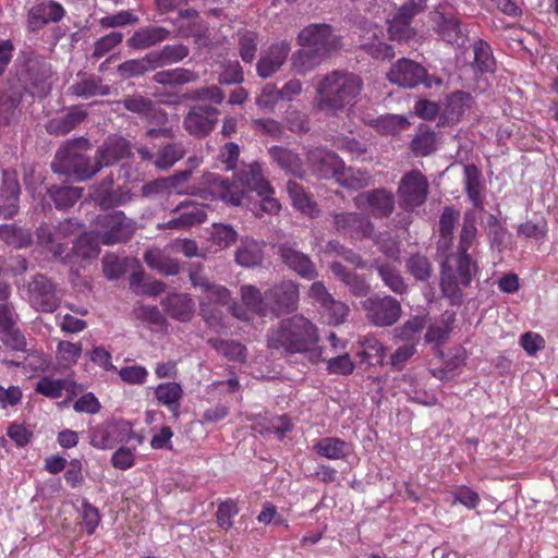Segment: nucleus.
Here are the masks:
<instances>
[{
    "instance_id": "33",
    "label": "nucleus",
    "mask_w": 558,
    "mask_h": 558,
    "mask_svg": "<svg viewBox=\"0 0 558 558\" xmlns=\"http://www.w3.org/2000/svg\"><path fill=\"white\" fill-rule=\"evenodd\" d=\"M315 452L323 458L330 460L344 459L350 453V445L337 437H325L314 446Z\"/></svg>"
},
{
    "instance_id": "61",
    "label": "nucleus",
    "mask_w": 558,
    "mask_h": 558,
    "mask_svg": "<svg viewBox=\"0 0 558 558\" xmlns=\"http://www.w3.org/2000/svg\"><path fill=\"white\" fill-rule=\"evenodd\" d=\"M118 74L123 80L138 77L145 75L148 71L144 57L138 59H130L120 63L117 68Z\"/></svg>"
},
{
    "instance_id": "32",
    "label": "nucleus",
    "mask_w": 558,
    "mask_h": 558,
    "mask_svg": "<svg viewBox=\"0 0 558 558\" xmlns=\"http://www.w3.org/2000/svg\"><path fill=\"white\" fill-rule=\"evenodd\" d=\"M317 351H322V356L318 361H325L327 366L326 371L333 375H351L355 369V363L350 355L342 351L335 354H329L325 349L318 348Z\"/></svg>"
},
{
    "instance_id": "6",
    "label": "nucleus",
    "mask_w": 558,
    "mask_h": 558,
    "mask_svg": "<svg viewBox=\"0 0 558 558\" xmlns=\"http://www.w3.org/2000/svg\"><path fill=\"white\" fill-rule=\"evenodd\" d=\"M89 142L84 137L74 138L64 143L56 153L51 168L54 172L72 175L76 181H86L98 173L95 158L87 151Z\"/></svg>"
},
{
    "instance_id": "46",
    "label": "nucleus",
    "mask_w": 558,
    "mask_h": 558,
    "mask_svg": "<svg viewBox=\"0 0 558 558\" xmlns=\"http://www.w3.org/2000/svg\"><path fill=\"white\" fill-rule=\"evenodd\" d=\"M405 268L417 281H427L434 272L432 262L421 253L412 254L405 262Z\"/></svg>"
},
{
    "instance_id": "25",
    "label": "nucleus",
    "mask_w": 558,
    "mask_h": 558,
    "mask_svg": "<svg viewBox=\"0 0 558 558\" xmlns=\"http://www.w3.org/2000/svg\"><path fill=\"white\" fill-rule=\"evenodd\" d=\"M20 185L16 179L4 172L0 190V216L11 218L19 209Z\"/></svg>"
},
{
    "instance_id": "22",
    "label": "nucleus",
    "mask_w": 558,
    "mask_h": 558,
    "mask_svg": "<svg viewBox=\"0 0 558 558\" xmlns=\"http://www.w3.org/2000/svg\"><path fill=\"white\" fill-rule=\"evenodd\" d=\"M171 32L162 26H145L136 29L126 40L133 50H146L170 38Z\"/></svg>"
},
{
    "instance_id": "48",
    "label": "nucleus",
    "mask_w": 558,
    "mask_h": 558,
    "mask_svg": "<svg viewBox=\"0 0 558 558\" xmlns=\"http://www.w3.org/2000/svg\"><path fill=\"white\" fill-rule=\"evenodd\" d=\"M132 198V194L129 189L119 186L118 189H108L98 191L96 194V202L104 209L113 208L116 206L124 205Z\"/></svg>"
},
{
    "instance_id": "52",
    "label": "nucleus",
    "mask_w": 558,
    "mask_h": 558,
    "mask_svg": "<svg viewBox=\"0 0 558 558\" xmlns=\"http://www.w3.org/2000/svg\"><path fill=\"white\" fill-rule=\"evenodd\" d=\"M473 50V65L482 73L493 72L495 70V59L490 46L486 41L478 39L474 43Z\"/></svg>"
},
{
    "instance_id": "3",
    "label": "nucleus",
    "mask_w": 558,
    "mask_h": 558,
    "mask_svg": "<svg viewBox=\"0 0 558 558\" xmlns=\"http://www.w3.org/2000/svg\"><path fill=\"white\" fill-rule=\"evenodd\" d=\"M363 89V80L353 72L332 71L317 85L316 108L326 116L339 117L355 106Z\"/></svg>"
},
{
    "instance_id": "40",
    "label": "nucleus",
    "mask_w": 558,
    "mask_h": 558,
    "mask_svg": "<svg viewBox=\"0 0 558 558\" xmlns=\"http://www.w3.org/2000/svg\"><path fill=\"white\" fill-rule=\"evenodd\" d=\"M75 383L69 379H53L44 376L37 381V393L45 397L57 399L62 396L64 390L74 392Z\"/></svg>"
},
{
    "instance_id": "4",
    "label": "nucleus",
    "mask_w": 558,
    "mask_h": 558,
    "mask_svg": "<svg viewBox=\"0 0 558 558\" xmlns=\"http://www.w3.org/2000/svg\"><path fill=\"white\" fill-rule=\"evenodd\" d=\"M268 347L282 350L286 354H307L311 362H318L322 351L316 326L302 315H294L280 320L267 335Z\"/></svg>"
},
{
    "instance_id": "2",
    "label": "nucleus",
    "mask_w": 558,
    "mask_h": 558,
    "mask_svg": "<svg viewBox=\"0 0 558 558\" xmlns=\"http://www.w3.org/2000/svg\"><path fill=\"white\" fill-rule=\"evenodd\" d=\"M298 44L302 49L292 54L291 64L294 71L305 75L342 48V37L330 24L312 23L300 31Z\"/></svg>"
},
{
    "instance_id": "58",
    "label": "nucleus",
    "mask_w": 558,
    "mask_h": 558,
    "mask_svg": "<svg viewBox=\"0 0 558 558\" xmlns=\"http://www.w3.org/2000/svg\"><path fill=\"white\" fill-rule=\"evenodd\" d=\"M547 231V221L544 218L529 220L518 227V235L524 239L543 240Z\"/></svg>"
},
{
    "instance_id": "38",
    "label": "nucleus",
    "mask_w": 558,
    "mask_h": 558,
    "mask_svg": "<svg viewBox=\"0 0 558 558\" xmlns=\"http://www.w3.org/2000/svg\"><path fill=\"white\" fill-rule=\"evenodd\" d=\"M185 155L184 145L180 142L162 143L161 147L156 153L154 165L159 170H167L171 168L177 161L182 159Z\"/></svg>"
},
{
    "instance_id": "55",
    "label": "nucleus",
    "mask_w": 558,
    "mask_h": 558,
    "mask_svg": "<svg viewBox=\"0 0 558 558\" xmlns=\"http://www.w3.org/2000/svg\"><path fill=\"white\" fill-rule=\"evenodd\" d=\"M240 56L245 63H251L258 46V35L252 31L243 29L238 32Z\"/></svg>"
},
{
    "instance_id": "15",
    "label": "nucleus",
    "mask_w": 558,
    "mask_h": 558,
    "mask_svg": "<svg viewBox=\"0 0 558 558\" xmlns=\"http://www.w3.org/2000/svg\"><path fill=\"white\" fill-rule=\"evenodd\" d=\"M398 192L403 207L413 209L425 203L428 182L420 171L413 170L402 177Z\"/></svg>"
},
{
    "instance_id": "23",
    "label": "nucleus",
    "mask_w": 558,
    "mask_h": 558,
    "mask_svg": "<svg viewBox=\"0 0 558 558\" xmlns=\"http://www.w3.org/2000/svg\"><path fill=\"white\" fill-rule=\"evenodd\" d=\"M329 268L354 296L362 298L369 293L371 286L362 275L349 270L339 262H332Z\"/></svg>"
},
{
    "instance_id": "49",
    "label": "nucleus",
    "mask_w": 558,
    "mask_h": 558,
    "mask_svg": "<svg viewBox=\"0 0 558 558\" xmlns=\"http://www.w3.org/2000/svg\"><path fill=\"white\" fill-rule=\"evenodd\" d=\"M269 156L281 169L295 173L300 170L301 160L299 156L292 150L281 147L272 146L269 148Z\"/></svg>"
},
{
    "instance_id": "18",
    "label": "nucleus",
    "mask_w": 558,
    "mask_h": 558,
    "mask_svg": "<svg viewBox=\"0 0 558 558\" xmlns=\"http://www.w3.org/2000/svg\"><path fill=\"white\" fill-rule=\"evenodd\" d=\"M290 51L291 45L286 40L275 43L263 50L256 63L258 76L262 78L274 76L286 63Z\"/></svg>"
},
{
    "instance_id": "24",
    "label": "nucleus",
    "mask_w": 558,
    "mask_h": 558,
    "mask_svg": "<svg viewBox=\"0 0 558 558\" xmlns=\"http://www.w3.org/2000/svg\"><path fill=\"white\" fill-rule=\"evenodd\" d=\"M143 258L150 269L158 271L162 276H175L180 272L181 267L179 260L172 258L159 247L146 250Z\"/></svg>"
},
{
    "instance_id": "30",
    "label": "nucleus",
    "mask_w": 558,
    "mask_h": 558,
    "mask_svg": "<svg viewBox=\"0 0 558 558\" xmlns=\"http://www.w3.org/2000/svg\"><path fill=\"white\" fill-rule=\"evenodd\" d=\"M287 192L292 205L300 211L315 218L319 215L317 204L304 191L303 186L295 181H288Z\"/></svg>"
},
{
    "instance_id": "14",
    "label": "nucleus",
    "mask_w": 558,
    "mask_h": 558,
    "mask_svg": "<svg viewBox=\"0 0 558 558\" xmlns=\"http://www.w3.org/2000/svg\"><path fill=\"white\" fill-rule=\"evenodd\" d=\"M220 111L210 105H194L183 118V128L192 136L206 137L215 129Z\"/></svg>"
},
{
    "instance_id": "16",
    "label": "nucleus",
    "mask_w": 558,
    "mask_h": 558,
    "mask_svg": "<svg viewBox=\"0 0 558 558\" xmlns=\"http://www.w3.org/2000/svg\"><path fill=\"white\" fill-rule=\"evenodd\" d=\"M116 104L122 105L128 111L140 116L149 124L163 125L168 121L167 112L142 94L129 95Z\"/></svg>"
},
{
    "instance_id": "28",
    "label": "nucleus",
    "mask_w": 558,
    "mask_h": 558,
    "mask_svg": "<svg viewBox=\"0 0 558 558\" xmlns=\"http://www.w3.org/2000/svg\"><path fill=\"white\" fill-rule=\"evenodd\" d=\"M264 242L254 239H243L235 251V263L242 267L259 266L264 259Z\"/></svg>"
},
{
    "instance_id": "29",
    "label": "nucleus",
    "mask_w": 558,
    "mask_h": 558,
    "mask_svg": "<svg viewBox=\"0 0 558 558\" xmlns=\"http://www.w3.org/2000/svg\"><path fill=\"white\" fill-rule=\"evenodd\" d=\"M155 397L160 404L168 408L174 417L179 416L180 403L183 398V389L179 383L159 384L155 389Z\"/></svg>"
},
{
    "instance_id": "45",
    "label": "nucleus",
    "mask_w": 558,
    "mask_h": 558,
    "mask_svg": "<svg viewBox=\"0 0 558 558\" xmlns=\"http://www.w3.org/2000/svg\"><path fill=\"white\" fill-rule=\"evenodd\" d=\"M58 305L52 283L44 276L37 275V310L52 312Z\"/></svg>"
},
{
    "instance_id": "17",
    "label": "nucleus",
    "mask_w": 558,
    "mask_h": 558,
    "mask_svg": "<svg viewBox=\"0 0 558 558\" xmlns=\"http://www.w3.org/2000/svg\"><path fill=\"white\" fill-rule=\"evenodd\" d=\"M277 254L281 262L292 271L298 274L301 278L313 280L317 277L315 264L310 256L300 250L295 244L281 243L278 245Z\"/></svg>"
},
{
    "instance_id": "57",
    "label": "nucleus",
    "mask_w": 558,
    "mask_h": 558,
    "mask_svg": "<svg viewBox=\"0 0 558 558\" xmlns=\"http://www.w3.org/2000/svg\"><path fill=\"white\" fill-rule=\"evenodd\" d=\"M338 182L347 189L350 190H361L368 185L369 175L366 172L354 171L352 169L342 170L340 174L337 175Z\"/></svg>"
},
{
    "instance_id": "1",
    "label": "nucleus",
    "mask_w": 558,
    "mask_h": 558,
    "mask_svg": "<svg viewBox=\"0 0 558 558\" xmlns=\"http://www.w3.org/2000/svg\"><path fill=\"white\" fill-rule=\"evenodd\" d=\"M476 221L477 217L473 210L464 213L456 253H449L453 244V235L439 233L437 253L445 256L440 269V290L452 305L461 304L462 288L469 287L473 275L477 272V264L469 254V250L477 241Z\"/></svg>"
},
{
    "instance_id": "9",
    "label": "nucleus",
    "mask_w": 558,
    "mask_h": 558,
    "mask_svg": "<svg viewBox=\"0 0 558 558\" xmlns=\"http://www.w3.org/2000/svg\"><path fill=\"white\" fill-rule=\"evenodd\" d=\"M387 78L392 84L407 88H413L420 84L432 88L442 84L440 77L428 75L424 66L407 58H401L391 65Z\"/></svg>"
},
{
    "instance_id": "59",
    "label": "nucleus",
    "mask_w": 558,
    "mask_h": 558,
    "mask_svg": "<svg viewBox=\"0 0 558 558\" xmlns=\"http://www.w3.org/2000/svg\"><path fill=\"white\" fill-rule=\"evenodd\" d=\"M240 509L234 500L228 499L218 505L216 512L219 527L228 531L233 526V518L238 515Z\"/></svg>"
},
{
    "instance_id": "5",
    "label": "nucleus",
    "mask_w": 558,
    "mask_h": 558,
    "mask_svg": "<svg viewBox=\"0 0 558 558\" xmlns=\"http://www.w3.org/2000/svg\"><path fill=\"white\" fill-rule=\"evenodd\" d=\"M206 182L213 195L232 206L242 205L243 198L251 192H255L257 195L274 193L270 183L264 175L262 165L257 161L243 165L234 173L232 182L216 173H208Z\"/></svg>"
},
{
    "instance_id": "60",
    "label": "nucleus",
    "mask_w": 558,
    "mask_h": 558,
    "mask_svg": "<svg viewBox=\"0 0 558 558\" xmlns=\"http://www.w3.org/2000/svg\"><path fill=\"white\" fill-rule=\"evenodd\" d=\"M122 40H123V34L120 32H111V33L102 36L101 38H99L98 40L95 41L94 50L92 52V58L100 59L106 53L111 51L114 47L120 45L122 43Z\"/></svg>"
},
{
    "instance_id": "47",
    "label": "nucleus",
    "mask_w": 558,
    "mask_h": 558,
    "mask_svg": "<svg viewBox=\"0 0 558 558\" xmlns=\"http://www.w3.org/2000/svg\"><path fill=\"white\" fill-rule=\"evenodd\" d=\"M472 97L469 93L457 90L447 98L445 113L450 120H459L471 108Z\"/></svg>"
},
{
    "instance_id": "51",
    "label": "nucleus",
    "mask_w": 558,
    "mask_h": 558,
    "mask_svg": "<svg viewBox=\"0 0 558 558\" xmlns=\"http://www.w3.org/2000/svg\"><path fill=\"white\" fill-rule=\"evenodd\" d=\"M241 298L245 306L260 316H267L266 291L262 294L254 286L247 284L241 287Z\"/></svg>"
},
{
    "instance_id": "54",
    "label": "nucleus",
    "mask_w": 558,
    "mask_h": 558,
    "mask_svg": "<svg viewBox=\"0 0 558 558\" xmlns=\"http://www.w3.org/2000/svg\"><path fill=\"white\" fill-rule=\"evenodd\" d=\"M65 15L64 8L57 1H43L37 3V23H57Z\"/></svg>"
},
{
    "instance_id": "27",
    "label": "nucleus",
    "mask_w": 558,
    "mask_h": 558,
    "mask_svg": "<svg viewBox=\"0 0 558 558\" xmlns=\"http://www.w3.org/2000/svg\"><path fill=\"white\" fill-rule=\"evenodd\" d=\"M165 311L174 319L189 322L194 313V301L184 293H172L161 302Z\"/></svg>"
},
{
    "instance_id": "8",
    "label": "nucleus",
    "mask_w": 558,
    "mask_h": 558,
    "mask_svg": "<svg viewBox=\"0 0 558 558\" xmlns=\"http://www.w3.org/2000/svg\"><path fill=\"white\" fill-rule=\"evenodd\" d=\"M135 230L136 223L121 210L100 214L94 220V233L101 244L108 246L128 242Z\"/></svg>"
},
{
    "instance_id": "56",
    "label": "nucleus",
    "mask_w": 558,
    "mask_h": 558,
    "mask_svg": "<svg viewBox=\"0 0 558 558\" xmlns=\"http://www.w3.org/2000/svg\"><path fill=\"white\" fill-rule=\"evenodd\" d=\"M0 238L9 245L23 247L31 242V234L14 225L0 227Z\"/></svg>"
},
{
    "instance_id": "63",
    "label": "nucleus",
    "mask_w": 558,
    "mask_h": 558,
    "mask_svg": "<svg viewBox=\"0 0 558 558\" xmlns=\"http://www.w3.org/2000/svg\"><path fill=\"white\" fill-rule=\"evenodd\" d=\"M238 239L236 231L229 225L215 223L213 226L211 240L221 248L229 247Z\"/></svg>"
},
{
    "instance_id": "37",
    "label": "nucleus",
    "mask_w": 558,
    "mask_h": 558,
    "mask_svg": "<svg viewBox=\"0 0 558 558\" xmlns=\"http://www.w3.org/2000/svg\"><path fill=\"white\" fill-rule=\"evenodd\" d=\"M482 173L475 165L464 167V185L469 199L475 208L484 209V197L481 192Z\"/></svg>"
},
{
    "instance_id": "7",
    "label": "nucleus",
    "mask_w": 558,
    "mask_h": 558,
    "mask_svg": "<svg viewBox=\"0 0 558 558\" xmlns=\"http://www.w3.org/2000/svg\"><path fill=\"white\" fill-rule=\"evenodd\" d=\"M191 284L198 289L205 298L199 300V314L210 328L222 326V312L216 305H227L230 301V291L209 280L204 267L192 264L189 269Z\"/></svg>"
},
{
    "instance_id": "50",
    "label": "nucleus",
    "mask_w": 558,
    "mask_h": 558,
    "mask_svg": "<svg viewBox=\"0 0 558 558\" xmlns=\"http://www.w3.org/2000/svg\"><path fill=\"white\" fill-rule=\"evenodd\" d=\"M181 98H182V100L208 101L210 104L218 106L223 102L225 93L217 85H211V86H203V87H198V88L189 90L187 93L182 95Z\"/></svg>"
},
{
    "instance_id": "44",
    "label": "nucleus",
    "mask_w": 558,
    "mask_h": 558,
    "mask_svg": "<svg viewBox=\"0 0 558 558\" xmlns=\"http://www.w3.org/2000/svg\"><path fill=\"white\" fill-rule=\"evenodd\" d=\"M49 199L59 209L69 208L81 197L78 187L52 185L47 190Z\"/></svg>"
},
{
    "instance_id": "26",
    "label": "nucleus",
    "mask_w": 558,
    "mask_h": 558,
    "mask_svg": "<svg viewBox=\"0 0 558 558\" xmlns=\"http://www.w3.org/2000/svg\"><path fill=\"white\" fill-rule=\"evenodd\" d=\"M198 74L193 70L185 68H174L157 71L151 76V82L166 87L175 88L186 84L195 83L198 81Z\"/></svg>"
},
{
    "instance_id": "42",
    "label": "nucleus",
    "mask_w": 558,
    "mask_h": 558,
    "mask_svg": "<svg viewBox=\"0 0 558 558\" xmlns=\"http://www.w3.org/2000/svg\"><path fill=\"white\" fill-rule=\"evenodd\" d=\"M427 324L426 316H413L401 327L395 329L396 338L416 345L421 338V332Z\"/></svg>"
},
{
    "instance_id": "10",
    "label": "nucleus",
    "mask_w": 558,
    "mask_h": 558,
    "mask_svg": "<svg viewBox=\"0 0 558 558\" xmlns=\"http://www.w3.org/2000/svg\"><path fill=\"white\" fill-rule=\"evenodd\" d=\"M430 20L435 33L447 44L454 47H463L468 41L466 29L453 15L449 3H439L430 12Z\"/></svg>"
},
{
    "instance_id": "39",
    "label": "nucleus",
    "mask_w": 558,
    "mask_h": 558,
    "mask_svg": "<svg viewBox=\"0 0 558 558\" xmlns=\"http://www.w3.org/2000/svg\"><path fill=\"white\" fill-rule=\"evenodd\" d=\"M86 116L87 113L85 110L73 108L65 114L49 121V123L47 124V130L48 132L58 135L66 134L70 131H72L75 126H77L80 123H82L85 120Z\"/></svg>"
},
{
    "instance_id": "21",
    "label": "nucleus",
    "mask_w": 558,
    "mask_h": 558,
    "mask_svg": "<svg viewBox=\"0 0 558 558\" xmlns=\"http://www.w3.org/2000/svg\"><path fill=\"white\" fill-rule=\"evenodd\" d=\"M364 201L375 218L389 217L395 210V196L386 189H375L362 193L355 198V203Z\"/></svg>"
},
{
    "instance_id": "36",
    "label": "nucleus",
    "mask_w": 558,
    "mask_h": 558,
    "mask_svg": "<svg viewBox=\"0 0 558 558\" xmlns=\"http://www.w3.org/2000/svg\"><path fill=\"white\" fill-rule=\"evenodd\" d=\"M253 429L262 435L274 434L281 440L292 429V423L287 415L274 416L271 418L264 417L253 425Z\"/></svg>"
},
{
    "instance_id": "34",
    "label": "nucleus",
    "mask_w": 558,
    "mask_h": 558,
    "mask_svg": "<svg viewBox=\"0 0 558 558\" xmlns=\"http://www.w3.org/2000/svg\"><path fill=\"white\" fill-rule=\"evenodd\" d=\"M408 9H398L392 20L389 21L388 32L393 40H409L415 36L412 27L414 15L407 13Z\"/></svg>"
},
{
    "instance_id": "20",
    "label": "nucleus",
    "mask_w": 558,
    "mask_h": 558,
    "mask_svg": "<svg viewBox=\"0 0 558 558\" xmlns=\"http://www.w3.org/2000/svg\"><path fill=\"white\" fill-rule=\"evenodd\" d=\"M130 155L129 142L122 137H109L95 154L98 172L104 167H110Z\"/></svg>"
},
{
    "instance_id": "12",
    "label": "nucleus",
    "mask_w": 558,
    "mask_h": 558,
    "mask_svg": "<svg viewBox=\"0 0 558 558\" xmlns=\"http://www.w3.org/2000/svg\"><path fill=\"white\" fill-rule=\"evenodd\" d=\"M362 304L367 319L378 327L392 326L399 320L402 313L401 303L391 295H374Z\"/></svg>"
},
{
    "instance_id": "13",
    "label": "nucleus",
    "mask_w": 558,
    "mask_h": 558,
    "mask_svg": "<svg viewBox=\"0 0 558 558\" xmlns=\"http://www.w3.org/2000/svg\"><path fill=\"white\" fill-rule=\"evenodd\" d=\"M333 229L353 240L368 239L374 235L375 227L371 219L359 213L337 211L329 214Z\"/></svg>"
},
{
    "instance_id": "31",
    "label": "nucleus",
    "mask_w": 558,
    "mask_h": 558,
    "mask_svg": "<svg viewBox=\"0 0 558 558\" xmlns=\"http://www.w3.org/2000/svg\"><path fill=\"white\" fill-rule=\"evenodd\" d=\"M374 268L387 288L398 295L408 293L409 287L404 281L401 272L389 263L375 262Z\"/></svg>"
},
{
    "instance_id": "11",
    "label": "nucleus",
    "mask_w": 558,
    "mask_h": 558,
    "mask_svg": "<svg viewBox=\"0 0 558 558\" xmlns=\"http://www.w3.org/2000/svg\"><path fill=\"white\" fill-rule=\"evenodd\" d=\"M299 302V284L293 280H283L266 290V308L268 315L279 317L293 312Z\"/></svg>"
},
{
    "instance_id": "64",
    "label": "nucleus",
    "mask_w": 558,
    "mask_h": 558,
    "mask_svg": "<svg viewBox=\"0 0 558 558\" xmlns=\"http://www.w3.org/2000/svg\"><path fill=\"white\" fill-rule=\"evenodd\" d=\"M323 312L327 316L330 325L338 326L345 322L350 308L345 303L332 299L330 303L323 308Z\"/></svg>"
},
{
    "instance_id": "19",
    "label": "nucleus",
    "mask_w": 558,
    "mask_h": 558,
    "mask_svg": "<svg viewBox=\"0 0 558 558\" xmlns=\"http://www.w3.org/2000/svg\"><path fill=\"white\" fill-rule=\"evenodd\" d=\"M307 159L313 169L323 178H337L344 169V162L337 154L322 147L310 149Z\"/></svg>"
},
{
    "instance_id": "43",
    "label": "nucleus",
    "mask_w": 558,
    "mask_h": 558,
    "mask_svg": "<svg viewBox=\"0 0 558 558\" xmlns=\"http://www.w3.org/2000/svg\"><path fill=\"white\" fill-rule=\"evenodd\" d=\"M208 344L230 361L243 362L246 359V349L238 341L211 338Z\"/></svg>"
},
{
    "instance_id": "53",
    "label": "nucleus",
    "mask_w": 558,
    "mask_h": 558,
    "mask_svg": "<svg viewBox=\"0 0 558 558\" xmlns=\"http://www.w3.org/2000/svg\"><path fill=\"white\" fill-rule=\"evenodd\" d=\"M99 243L96 233L94 235L84 233L76 239L72 251L76 256L85 259L96 258L100 253Z\"/></svg>"
},
{
    "instance_id": "35",
    "label": "nucleus",
    "mask_w": 558,
    "mask_h": 558,
    "mask_svg": "<svg viewBox=\"0 0 558 558\" xmlns=\"http://www.w3.org/2000/svg\"><path fill=\"white\" fill-rule=\"evenodd\" d=\"M70 90L74 96L90 98L109 95L110 86L104 84L100 76L92 75L71 85Z\"/></svg>"
},
{
    "instance_id": "41",
    "label": "nucleus",
    "mask_w": 558,
    "mask_h": 558,
    "mask_svg": "<svg viewBox=\"0 0 558 558\" xmlns=\"http://www.w3.org/2000/svg\"><path fill=\"white\" fill-rule=\"evenodd\" d=\"M437 145L436 133L428 128H420L410 146L415 156L425 157L434 153Z\"/></svg>"
},
{
    "instance_id": "62",
    "label": "nucleus",
    "mask_w": 558,
    "mask_h": 558,
    "mask_svg": "<svg viewBox=\"0 0 558 558\" xmlns=\"http://www.w3.org/2000/svg\"><path fill=\"white\" fill-rule=\"evenodd\" d=\"M183 208L184 210L180 214V220L183 227H190L194 225H199L204 222L207 218L206 211L204 208L196 204H189L177 207L175 211Z\"/></svg>"
}]
</instances>
